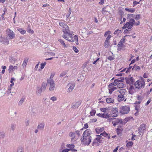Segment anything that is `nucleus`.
<instances>
[{
	"label": "nucleus",
	"mask_w": 152,
	"mask_h": 152,
	"mask_svg": "<svg viewBox=\"0 0 152 152\" xmlns=\"http://www.w3.org/2000/svg\"><path fill=\"white\" fill-rule=\"evenodd\" d=\"M66 31H67L63 32L64 34L63 35V37L66 39L71 42H73L75 41L76 44L78 45L79 43L78 42V36L76 35L74 37H73L72 34L70 33L69 29V31H68V32L67 31V32Z\"/></svg>",
	"instance_id": "obj_1"
},
{
	"label": "nucleus",
	"mask_w": 152,
	"mask_h": 152,
	"mask_svg": "<svg viewBox=\"0 0 152 152\" xmlns=\"http://www.w3.org/2000/svg\"><path fill=\"white\" fill-rule=\"evenodd\" d=\"M135 88L138 89L144 88L145 86V81L144 79L141 77V80L137 81L134 84Z\"/></svg>",
	"instance_id": "obj_2"
},
{
	"label": "nucleus",
	"mask_w": 152,
	"mask_h": 152,
	"mask_svg": "<svg viewBox=\"0 0 152 152\" xmlns=\"http://www.w3.org/2000/svg\"><path fill=\"white\" fill-rule=\"evenodd\" d=\"M91 136H89V137L82 136L80 139V140L83 143V144L88 145L91 142Z\"/></svg>",
	"instance_id": "obj_3"
},
{
	"label": "nucleus",
	"mask_w": 152,
	"mask_h": 152,
	"mask_svg": "<svg viewBox=\"0 0 152 152\" xmlns=\"http://www.w3.org/2000/svg\"><path fill=\"white\" fill-rule=\"evenodd\" d=\"M135 16L134 14H129L127 15V19L129 20V21L131 23L132 25L134 24L136 26H138L140 24V22L138 21L137 23H135V20L134 19Z\"/></svg>",
	"instance_id": "obj_4"
},
{
	"label": "nucleus",
	"mask_w": 152,
	"mask_h": 152,
	"mask_svg": "<svg viewBox=\"0 0 152 152\" xmlns=\"http://www.w3.org/2000/svg\"><path fill=\"white\" fill-rule=\"evenodd\" d=\"M47 83L50 85L49 90L50 91H53L55 85L53 79L50 77L49 79L47 80Z\"/></svg>",
	"instance_id": "obj_5"
},
{
	"label": "nucleus",
	"mask_w": 152,
	"mask_h": 152,
	"mask_svg": "<svg viewBox=\"0 0 152 152\" xmlns=\"http://www.w3.org/2000/svg\"><path fill=\"white\" fill-rule=\"evenodd\" d=\"M120 113L122 114L128 113L130 111V108L128 106H121L120 108Z\"/></svg>",
	"instance_id": "obj_6"
},
{
	"label": "nucleus",
	"mask_w": 152,
	"mask_h": 152,
	"mask_svg": "<svg viewBox=\"0 0 152 152\" xmlns=\"http://www.w3.org/2000/svg\"><path fill=\"white\" fill-rule=\"evenodd\" d=\"M59 24L60 26L64 28L63 29V32L67 31L66 32H67V31H69V28L65 22H60L59 23Z\"/></svg>",
	"instance_id": "obj_7"
},
{
	"label": "nucleus",
	"mask_w": 152,
	"mask_h": 152,
	"mask_svg": "<svg viewBox=\"0 0 152 152\" xmlns=\"http://www.w3.org/2000/svg\"><path fill=\"white\" fill-rule=\"evenodd\" d=\"M114 118V120L112 122L114 126H115L119 124H123V121L121 119Z\"/></svg>",
	"instance_id": "obj_8"
},
{
	"label": "nucleus",
	"mask_w": 152,
	"mask_h": 152,
	"mask_svg": "<svg viewBox=\"0 0 152 152\" xmlns=\"http://www.w3.org/2000/svg\"><path fill=\"white\" fill-rule=\"evenodd\" d=\"M109 110L111 111V114L113 117H116L118 115V113L117 108L110 107Z\"/></svg>",
	"instance_id": "obj_9"
},
{
	"label": "nucleus",
	"mask_w": 152,
	"mask_h": 152,
	"mask_svg": "<svg viewBox=\"0 0 152 152\" xmlns=\"http://www.w3.org/2000/svg\"><path fill=\"white\" fill-rule=\"evenodd\" d=\"M145 125L144 124H141L138 130L139 134L141 136H142L143 134L144 131L145 130Z\"/></svg>",
	"instance_id": "obj_10"
},
{
	"label": "nucleus",
	"mask_w": 152,
	"mask_h": 152,
	"mask_svg": "<svg viewBox=\"0 0 152 152\" xmlns=\"http://www.w3.org/2000/svg\"><path fill=\"white\" fill-rule=\"evenodd\" d=\"M7 35L10 39H13L15 37V34L14 32L10 29H8L6 31Z\"/></svg>",
	"instance_id": "obj_11"
},
{
	"label": "nucleus",
	"mask_w": 152,
	"mask_h": 152,
	"mask_svg": "<svg viewBox=\"0 0 152 152\" xmlns=\"http://www.w3.org/2000/svg\"><path fill=\"white\" fill-rule=\"evenodd\" d=\"M81 101H78L75 103H72L71 106V108L72 109H75L77 108L81 104Z\"/></svg>",
	"instance_id": "obj_12"
},
{
	"label": "nucleus",
	"mask_w": 152,
	"mask_h": 152,
	"mask_svg": "<svg viewBox=\"0 0 152 152\" xmlns=\"http://www.w3.org/2000/svg\"><path fill=\"white\" fill-rule=\"evenodd\" d=\"M91 134V131L89 129H87L85 131L82 136L89 137Z\"/></svg>",
	"instance_id": "obj_13"
},
{
	"label": "nucleus",
	"mask_w": 152,
	"mask_h": 152,
	"mask_svg": "<svg viewBox=\"0 0 152 152\" xmlns=\"http://www.w3.org/2000/svg\"><path fill=\"white\" fill-rule=\"evenodd\" d=\"M0 42L3 44L8 45L9 44V40L4 37H0Z\"/></svg>",
	"instance_id": "obj_14"
},
{
	"label": "nucleus",
	"mask_w": 152,
	"mask_h": 152,
	"mask_svg": "<svg viewBox=\"0 0 152 152\" xmlns=\"http://www.w3.org/2000/svg\"><path fill=\"white\" fill-rule=\"evenodd\" d=\"M134 79L132 77L130 78H126V80L127 84L129 85H131L133 84Z\"/></svg>",
	"instance_id": "obj_15"
},
{
	"label": "nucleus",
	"mask_w": 152,
	"mask_h": 152,
	"mask_svg": "<svg viewBox=\"0 0 152 152\" xmlns=\"http://www.w3.org/2000/svg\"><path fill=\"white\" fill-rule=\"evenodd\" d=\"M134 24L132 25L131 23L129 21L127 22L124 26L123 27V29H125L126 28H129V27L132 28Z\"/></svg>",
	"instance_id": "obj_16"
},
{
	"label": "nucleus",
	"mask_w": 152,
	"mask_h": 152,
	"mask_svg": "<svg viewBox=\"0 0 152 152\" xmlns=\"http://www.w3.org/2000/svg\"><path fill=\"white\" fill-rule=\"evenodd\" d=\"M118 100L119 102H121L124 100L125 99L124 94H120L118 95Z\"/></svg>",
	"instance_id": "obj_17"
},
{
	"label": "nucleus",
	"mask_w": 152,
	"mask_h": 152,
	"mask_svg": "<svg viewBox=\"0 0 152 152\" xmlns=\"http://www.w3.org/2000/svg\"><path fill=\"white\" fill-rule=\"evenodd\" d=\"M68 85H70L69 87L68 88V90L69 92H71L73 90V89L74 88L75 85L74 83L71 84L70 83H68Z\"/></svg>",
	"instance_id": "obj_18"
},
{
	"label": "nucleus",
	"mask_w": 152,
	"mask_h": 152,
	"mask_svg": "<svg viewBox=\"0 0 152 152\" xmlns=\"http://www.w3.org/2000/svg\"><path fill=\"white\" fill-rule=\"evenodd\" d=\"M124 45L123 44V43L119 42L117 45V46L118 47V50H121V49H122V48L124 47Z\"/></svg>",
	"instance_id": "obj_19"
},
{
	"label": "nucleus",
	"mask_w": 152,
	"mask_h": 152,
	"mask_svg": "<svg viewBox=\"0 0 152 152\" xmlns=\"http://www.w3.org/2000/svg\"><path fill=\"white\" fill-rule=\"evenodd\" d=\"M47 83H46L45 82H43L42 83V86L41 87V88L44 91L46 88V87L47 86Z\"/></svg>",
	"instance_id": "obj_20"
},
{
	"label": "nucleus",
	"mask_w": 152,
	"mask_h": 152,
	"mask_svg": "<svg viewBox=\"0 0 152 152\" xmlns=\"http://www.w3.org/2000/svg\"><path fill=\"white\" fill-rule=\"evenodd\" d=\"M104 129V127L101 128H97L95 129L96 132L97 134H99L100 132H102Z\"/></svg>",
	"instance_id": "obj_21"
},
{
	"label": "nucleus",
	"mask_w": 152,
	"mask_h": 152,
	"mask_svg": "<svg viewBox=\"0 0 152 152\" xmlns=\"http://www.w3.org/2000/svg\"><path fill=\"white\" fill-rule=\"evenodd\" d=\"M44 123H41L38 125L37 128L40 130H42L44 129Z\"/></svg>",
	"instance_id": "obj_22"
},
{
	"label": "nucleus",
	"mask_w": 152,
	"mask_h": 152,
	"mask_svg": "<svg viewBox=\"0 0 152 152\" xmlns=\"http://www.w3.org/2000/svg\"><path fill=\"white\" fill-rule=\"evenodd\" d=\"M140 67L137 66V65H136V64H135L133 66V67L132 68V70H140Z\"/></svg>",
	"instance_id": "obj_23"
},
{
	"label": "nucleus",
	"mask_w": 152,
	"mask_h": 152,
	"mask_svg": "<svg viewBox=\"0 0 152 152\" xmlns=\"http://www.w3.org/2000/svg\"><path fill=\"white\" fill-rule=\"evenodd\" d=\"M69 136L72 137L71 140H73L75 137V134L74 132H71L69 134Z\"/></svg>",
	"instance_id": "obj_24"
},
{
	"label": "nucleus",
	"mask_w": 152,
	"mask_h": 152,
	"mask_svg": "<svg viewBox=\"0 0 152 152\" xmlns=\"http://www.w3.org/2000/svg\"><path fill=\"white\" fill-rule=\"evenodd\" d=\"M106 101L108 103H113L114 102V99L111 98H108L106 99Z\"/></svg>",
	"instance_id": "obj_25"
},
{
	"label": "nucleus",
	"mask_w": 152,
	"mask_h": 152,
	"mask_svg": "<svg viewBox=\"0 0 152 152\" xmlns=\"http://www.w3.org/2000/svg\"><path fill=\"white\" fill-rule=\"evenodd\" d=\"M110 117V114H108V113H103L102 114V118H108Z\"/></svg>",
	"instance_id": "obj_26"
},
{
	"label": "nucleus",
	"mask_w": 152,
	"mask_h": 152,
	"mask_svg": "<svg viewBox=\"0 0 152 152\" xmlns=\"http://www.w3.org/2000/svg\"><path fill=\"white\" fill-rule=\"evenodd\" d=\"M5 137V134L4 132H0V139H3Z\"/></svg>",
	"instance_id": "obj_27"
},
{
	"label": "nucleus",
	"mask_w": 152,
	"mask_h": 152,
	"mask_svg": "<svg viewBox=\"0 0 152 152\" xmlns=\"http://www.w3.org/2000/svg\"><path fill=\"white\" fill-rule=\"evenodd\" d=\"M125 10L129 12H130L131 13H133L135 11V10L134 8H126L125 9Z\"/></svg>",
	"instance_id": "obj_28"
},
{
	"label": "nucleus",
	"mask_w": 152,
	"mask_h": 152,
	"mask_svg": "<svg viewBox=\"0 0 152 152\" xmlns=\"http://www.w3.org/2000/svg\"><path fill=\"white\" fill-rule=\"evenodd\" d=\"M96 140L99 143H102L104 141V139L101 137H98L96 138Z\"/></svg>",
	"instance_id": "obj_29"
},
{
	"label": "nucleus",
	"mask_w": 152,
	"mask_h": 152,
	"mask_svg": "<svg viewBox=\"0 0 152 152\" xmlns=\"http://www.w3.org/2000/svg\"><path fill=\"white\" fill-rule=\"evenodd\" d=\"M131 28L129 27L128 29L125 30L124 33L126 34H129L130 33V31L131 30Z\"/></svg>",
	"instance_id": "obj_30"
},
{
	"label": "nucleus",
	"mask_w": 152,
	"mask_h": 152,
	"mask_svg": "<svg viewBox=\"0 0 152 152\" xmlns=\"http://www.w3.org/2000/svg\"><path fill=\"white\" fill-rule=\"evenodd\" d=\"M28 61V59L25 58L22 64V66H23V67H24L26 66L27 64V63Z\"/></svg>",
	"instance_id": "obj_31"
},
{
	"label": "nucleus",
	"mask_w": 152,
	"mask_h": 152,
	"mask_svg": "<svg viewBox=\"0 0 152 152\" xmlns=\"http://www.w3.org/2000/svg\"><path fill=\"white\" fill-rule=\"evenodd\" d=\"M44 91L41 88H39V87L37 89V95H40L42 92Z\"/></svg>",
	"instance_id": "obj_32"
},
{
	"label": "nucleus",
	"mask_w": 152,
	"mask_h": 152,
	"mask_svg": "<svg viewBox=\"0 0 152 152\" xmlns=\"http://www.w3.org/2000/svg\"><path fill=\"white\" fill-rule=\"evenodd\" d=\"M110 107H107L106 108H101L100 110L101 111L104 112L106 113L107 112V110H109Z\"/></svg>",
	"instance_id": "obj_33"
},
{
	"label": "nucleus",
	"mask_w": 152,
	"mask_h": 152,
	"mask_svg": "<svg viewBox=\"0 0 152 152\" xmlns=\"http://www.w3.org/2000/svg\"><path fill=\"white\" fill-rule=\"evenodd\" d=\"M110 41H105L104 42V46L105 48H107L109 46Z\"/></svg>",
	"instance_id": "obj_34"
},
{
	"label": "nucleus",
	"mask_w": 152,
	"mask_h": 152,
	"mask_svg": "<svg viewBox=\"0 0 152 152\" xmlns=\"http://www.w3.org/2000/svg\"><path fill=\"white\" fill-rule=\"evenodd\" d=\"M124 86V84L122 83H120L118 84V87L119 88H122Z\"/></svg>",
	"instance_id": "obj_35"
},
{
	"label": "nucleus",
	"mask_w": 152,
	"mask_h": 152,
	"mask_svg": "<svg viewBox=\"0 0 152 152\" xmlns=\"http://www.w3.org/2000/svg\"><path fill=\"white\" fill-rule=\"evenodd\" d=\"M119 91L120 94L124 95L125 93L126 92V90L124 89H121Z\"/></svg>",
	"instance_id": "obj_36"
},
{
	"label": "nucleus",
	"mask_w": 152,
	"mask_h": 152,
	"mask_svg": "<svg viewBox=\"0 0 152 152\" xmlns=\"http://www.w3.org/2000/svg\"><path fill=\"white\" fill-rule=\"evenodd\" d=\"M18 30L20 32L21 34H24L26 33V31L23 30L22 28H19L18 29Z\"/></svg>",
	"instance_id": "obj_37"
},
{
	"label": "nucleus",
	"mask_w": 152,
	"mask_h": 152,
	"mask_svg": "<svg viewBox=\"0 0 152 152\" xmlns=\"http://www.w3.org/2000/svg\"><path fill=\"white\" fill-rule=\"evenodd\" d=\"M58 40L59 42H60L61 43V44L64 45V47H66V45L65 44L64 42V41L62 40L61 39H58Z\"/></svg>",
	"instance_id": "obj_38"
},
{
	"label": "nucleus",
	"mask_w": 152,
	"mask_h": 152,
	"mask_svg": "<svg viewBox=\"0 0 152 152\" xmlns=\"http://www.w3.org/2000/svg\"><path fill=\"white\" fill-rule=\"evenodd\" d=\"M108 135V134H107L105 132H104L103 133H101L100 134V135H96L97 136L100 137L101 136V135L103 136L104 137H106Z\"/></svg>",
	"instance_id": "obj_39"
},
{
	"label": "nucleus",
	"mask_w": 152,
	"mask_h": 152,
	"mask_svg": "<svg viewBox=\"0 0 152 152\" xmlns=\"http://www.w3.org/2000/svg\"><path fill=\"white\" fill-rule=\"evenodd\" d=\"M133 144L132 142H129L127 143L126 146L127 147H131L133 145Z\"/></svg>",
	"instance_id": "obj_40"
},
{
	"label": "nucleus",
	"mask_w": 152,
	"mask_h": 152,
	"mask_svg": "<svg viewBox=\"0 0 152 152\" xmlns=\"http://www.w3.org/2000/svg\"><path fill=\"white\" fill-rule=\"evenodd\" d=\"M83 129H81L80 130H76L75 131V132L76 133V134L78 135V136H79L81 134V131L82 130H83Z\"/></svg>",
	"instance_id": "obj_41"
},
{
	"label": "nucleus",
	"mask_w": 152,
	"mask_h": 152,
	"mask_svg": "<svg viewBox=\"0 0 152 152\" xmlns=\"http://www.w3.org/2000/svg\"><path fill=\"white\" fill-rule=\"evenodd\" d=\"M134 18L136 20H139L140 18V15L139 14H138L136 15H135Z\"/></svg>",
	"instance_id": "obj_42"
},
{
	"label": "nucleus",
	"mask_w": 152,
	"mask_h": 152,
	"mask_svg": "<svg viewBox=\"0 0 152 152\" xmlns=\"http://www.w3.org/2000/svg\"><path fill=\"white\" fill-rule=\"evenodd\" d=\"M73 50L76 53H77L79 52V50L75 46H73Z\"/></svg>",
	"instance_id": "obj_43"
},
{
	"label": "nucleus",
	"mask_w": 152,
	"mask_h": 152,
	"mask_svg": "<svg viewBox=\"0 0 152 152\" xmlns=\"http://www.w3.org/2000/svg\"><path fill=\"white\" fill-rule=\"evenodd\" d=\"M46 64V62H44L43 63H42L41 64V68L43 69L45 66Z\"/></svg>",
	"instance_id": "obj_44"
},
{
	"label": "nucleus",
	"mask_w": 152,
	"mask_h": 152,
	"mask_svg": "<svg viewBox=\"0 0 152 152\" xmlns=\"http://www.w3.org/2000/svg\"><path fill=\"white\" fill-rule=\"evenodd\" d=\"M120 33H121V30L119 29H117L115 31V32L114 33V34H119Z\"/></svg>",
	"instance_id": "obj_45"
},
{
	"label": "nucleus",
	"mask_w": 152,
	"mask_h": 152,
	"mask_svg": "<svg viewBox=\"0 0 152 152\" xmlns=\"http://www.w3.org/2000/svg\"><path fill=\"white\" fill-rule=\"evenodd\" d=\"M115 59L114 57L111 56H109L107 57V59L109 60L112 61Z\"/></svg>",
	"instance_id": "obj_46"
},
{
	"label": "nucleus",
	"mask_w": 152,
	"mask_h": 152,
	"mask_svg": "<svg viewBox=\"0 0 152 152\" xmlns=\"http://www.w3.org/2000/svg\"><path fill=\"white\" fill-rule=\"evenodd\" d=\"M67 147L69 148H74L75 147L74 145L73 144H67L66 145Z\"/></svg>",
	"instance_id": "obj_47"
},
{
	"label": "nucleus",
	"mask_w": 152,
	"mask_h": 152,
	"mask_svg": "<svg viewBox=\"0 0 152 152\" xmlns=\"http://www.w3.org/2000/svg\"><path fill=\"white\" fill-rule=\"evenodd\" d=\"M111 33L110 31H108L105 32L104 34V36L106 37L107 35H108L109 34H110Z\"/></svg>",
	"instance_id": "obj_48"
},
{
	"label": "nucleus",
	"mask_w": 152,
	"mask_h": 152,
	"mask_svg": "<svg viewBox=\"0 0 152 152\" xmlns=\"http://www.w3.org/2000/svg\"><path fill=\"white\" fill-rule=\"evenodd\" d=\"M72 150L71 148L66 149H64L62 151V152H68Z\"/></svg>",
	"instance_id": "obj_49"
},
{
	"label": "nucleus",
	"mask_w": 152,
	"mask_h": 152,
	"mask_svg": "<svg viewBox=\"0 0 152 152\" xmlns=\"http://www.w3.org/2000/svg\"><path fill=\"white\" fill-rule=\"evenodd\" d=\"M50 99L52 100L53 101H54L56 100L57 98L56 97L53 96L50 98Z\"/></svg>",
	"instance_id": "obj_50"
},
{
	"label": "nucleus",
	"mask_w": 152,
	"mask_h": 152,
	"mask_svg": "<svg viewBox=\"0 0 152 152\" xmlns=\"http://www.w3.org/2000/svg\"><path fill=\"white\" fill-rule=\"evenodd\" d=\"M132 68V66H130V64L129 65V67L127 69V70L126 72L127 73L128 72H130V70Z\"/></svg>",
	"instance_id": "obj_51"
},
{
	"label": "nucleus",
	"mask_w": 152,
	"mask_h": 152,
	"mask_svg": "<svg viewBox=\"0 0 152 152\" xmlns=\"http://www.w3.org/2000/svg\"><path fill=\"white\" fill-rule=\"evenodd\" d=\"M114 86H115L114 84V83H112L109 85L108 87L109 88H112V87H113Z\"/></svg>",
	"instance_id": "obj_52"
},
{
	"label": "nucleus",
	"mask_w": 152,
	"mask_h": 152,
	"mask_svg": "<svg viewBox=\"0 0 152 152\" xmlns=\"http://www.w3.org/2000/svg\"><path fill=\"white\" fill-rule=\"evenodd\" d=\"M140 3V1L139 2H137L136 1H133V7H134L137 4H139Z\"/></svg>",
	"instance_id": "obj_53"
},
{
	"label": "nucleus",
	"mask_w": 152,
	"mask_h": 152,
	"mask_svg": "<svg viewBox=\"0 0 152 152\" xmlns=\"http://www.w3.org/2000/svg\"><path fill=\"white\" fill-rule=\"evenodd\" d=\"M24 99H22L18 102V104L19 105H20L23 103V102Z\"/></svg>",
	"instance_id": "obj_54"
},
{
	"label": "nucleus",
	"mask_w": 152,
	"mask_h": 152,
	"mask_svg": "<svg viewBox=\"0 0 152 152\" xmlns=\"http://www.w3.org/2000/svg\"><path fill=\"white\" fill-rule=\"evenodd\" d=\"M96 113V111L95 110H94L92 111L91 112H90V113L91 116H93Z\"/></svg>",
	"instance_id": "obj_55"
},
{
	"label": "nucleus",
	"mask_w": 152,
	"mask_h": 152,
	"mask_svg": "<svg viewBox=\"0 0 152 152\" xmlns=\"http://www.w3.org/2000/svg\"><path fill=\"white\" fill-rule=\"evenodd\" d=\"M11 128L12 130L14 131L15 128V125L13 124H12Z\"/></svg>",
	"instance_id": "obj_56"
},
{
	"label": "nucleus",
	"mask_w": 152,
	"mask_h": 152,
	"mask_svg": "<svg viewBox=\"0 0 152 152\" xmlns=\"http://www.w3.org/2000/svg\"><path fill=\"white\" fill-rule=\"evenodd\" d=\"M151 99H150L147 102L145 103V105L147 106L148 105L149 103L151 102Z\"/></svg>",
	"instance_id": "obj_57"
},
{
	"label": "nucleus",
	"mask_w": 152,
	"mask_h": 152,
	"mask_svg": "<svg viewBox=\"0 0 152 152\" xmlns=\"http://www.w3.org/2000/svg\"><path fill=\"white\" fill-rule=\"evenodd\" d=\"M9 72H10L11 70H13V66H10L9 69Z\"/></svg>",
	"instance_id": "obj_58"
},
{
	"label": "nucleus",
	"mask_w": 152,
	"mask_h": 152,
	"mask_svg": "<svg viewBox=\"0 0 152 152\" xmlns=\"http://www.w3.org/2000/svg\"><path fill=\"white\" fill-rule=\"evenodd\" d=\"M114 118H111L108 119L107 120V121L110 122H111L112 121H113L114 120Z\"/></svg>",
	"instance_id": "obj_59"
},
{
	"label": "nucleus",
	"mask_w": 152,
	"mask_h": 152,
	"mask_svg": "<svg viewBox=\"0 0 152 152\" xmlns=\"http://www.w3.org/2000/svg\"><path fill=\"white\" fill-rule=\"evenodd\" d=\"M142 96H137V99L138 100L140 101H141L142 100Z\"/></svg>",
	"instance_id": "obj_60"
},
{
	"label": "nucleus",
	"mask_w": 152,
	"mask_h": 152,
	"mask_svg": "<svg viewBox=\"0 0 152 152\" xmlns=\"http://www.w3.org/2000/svg\"><path fill=\"white\" fill-rule=\"evenodd\" d=\"M28 32L30 33H33L34 31L32 30L30 28H29L28 30Z\"/></svg>",
	"instance_id": "obj_61"
},
{
	"label": "nucleus",
	"mask_w": 152,
	"mask_h": 152,
	"mask_svg": "<svg viewBox=\"0 0 152 152\" xmlns=\"http://www.w3.org/2000/svg\"><path fill=\"white\" fill-rule=\"evenodd\" d=\"M100 1L99 2V4L101 5H102L104 2V0H100Z\"/></svg>",
	"instance_id": "obj_62"
},
{
	"label": "nucleus",
	"mask_w": 152,
	"mask_h": 152,
	"mask_svg": "<svg viewBox=\"0 0 152 152\" xmlns=\"http://www.w3.org/2000/svg\"><path fill=\"white\" fill-rule=\"evenodd\" d=\"M105 8H103L102 9V12L103 14L107 12V11L105 10Z\"/></svg>",
	"instance_id": "obj_63"
},
{
	"label": "nucleus",
	"mask_w": 152,
	"mask_h": 152,
	"mask_svg": "<svg viewBox=\"0 0 152 152\" xmlns=\"http://www.w3.org/2000/svg\"><path fill=\"white\" fill-rule=\"evenodd\" d=\"M29 120L28 119H27L25 121L26 125V126H28L29 125Z\"/></svg>",
	"instance_id": "obj_64"
}]
</instances>
